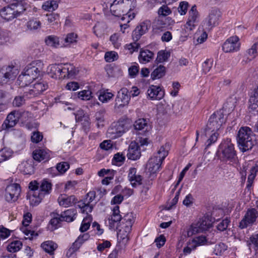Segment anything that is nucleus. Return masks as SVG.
<instances>
[{"label":"nucleus","instance_id":"nucleus-47","mask_svg":"<svg viewBox=\"0 0 258 258\" xmlns=\"http://www.w3.org/2000/svg\"><path fill=\"white\" fill-rule=\"evenodd\" d=\"M110 4L112 5H120L123 6V4H124L125 6H129L132 7V9H133L136 7V0H114L112 3Z\"/></svg>","mask_w":258,"mask_h":258},{"label":"nucleus","instance_id":"nucleus-58","mask_svg":"<svg viewBox=\"0 0 258 258\" xmlns=\"http://www.w3.org/2000/svg\"><path fill=\"white\" fill-rule=\"evenodd\" d=\"M53 218L50 220L49 223L55 229L57 228L58 224L61 222L63 221L61 220V216L58 213L52 214Z\"/></svg>","mask_w":258,"mask_h":258},{"label":"nucleus","instance_id":"nucleus-23","mask_svg":"<svg viewBox=\"0 0 258 258\" xmlns=\"http://www.w3.org/2000/svg\"><path fill=\"white\" fill-rule=\"evenodd\" d=\"M33 157L38 162H46L50 158V153L46 149H36L33 152Z\"/></svg>","mask_w":258,"mask_h":258},{"label":"nucleus","instance_id":"nucleus-1","mask_svg":"<svg viewBox=\"0 0 258 258\" xmlns=\"http://www.w3.org/2000/svg\"><path fill=\"white\" fill-rule=\"evenodd\" d=\"M29 188L33 191L30 198V204L35 206L41 202L45 195L50 194L52 189V184L47 179H43L40 182L34 180L30 182Z\"/></svg>","mask_w":258,"mask_h":258},{"label":"nucleus","instance_id":"nucleus-45","mask_svg":"<svg viewBox=\"0 0 258 258\" xmlns=\"http://www.w3.org/2000/svg\"><path fill=\"white\" fill-rule=\"evenodd\" d=\"M91 220L92 217L90 215H88L84 218L80 228V230L81 232H85L89 228Z\"/></svg>","mask_w":258,"mask_h":258},{"label":"nucleus","instance_id":"nucleus-61","mask_svg":"<svg viewBox=\"0 0 258 258\" xmlns=\"http://www.w3.org/2000/svg\"><path fill=\"white\" fill-rule=\"evenodd\" d=\"M140 47V44L136 42L126 44L125 46V48L128 50L131 54L134 52L137 51Z\"/></svg>","mask_w":258,"mask_h":258},{"label":"nucleus","instance_id":"nucleus-15","mask_svg":"<svg viewBox=\"0 0 258 258\" xmlns=\"http://www.w3.org/2000/svg\"><path fill=\"white\" fill-rule=\"evenodd\" d=\"M5 198L8 202L16 201L21 192V187L18 183H13L7 186L5 190Z\"/></svg>","mask_w":258,"mask_h":258},{"label":"nucleus","instance_id":"nucleus-10","mask_svg":"<svg viewBox=\"0 0 258 258\" xmlns=\"http://www.w3.org/2000/svg\"><path fill=\"white\" fill-rule=\"evenodd\" d=\"M48 88L47 83L43 81H40L30 85L26 90L25 95L27 99H31L38 97Z\"/></svg>","mask_w":258,"mask_h":258},{"label":"nucleus","instance_id":"nucleus-52","mask_svg":"<svg viewBox=\"0 0 258 258\" xmlns=\"http://www.w3.org/2000/svg\"><path fill=\"white\" fill-rule=\"evenodd\" d=\"M78 97L82 100H89L92 97V92L89 90H84L78 93Z\"/></svg>","mask_w":258,"mask_h":258},{"label":"nucleus","instance_id":"nucleus-33","mask_svg":"<svg viewBox=\"0 0 258 258\" xmlns=\"http://www.w3.org/2000/svg\"><path fill=\"white\" fill-rule=\"evenodd\" d=\"M249 107L252 110H255L258 107V87L252 92L249 100Z\"/></svg>","mask_w":258,"mask_h":258},{"label":"nucleus","instance_id":"nucleus-32","mask_svg":"<svg viewBox=\"0 0 258 258\" xmlns=\"http://www.w3.org/2000/svg\"><path fill=\"white\" fill-rule=\"evenodd\" d=\"M18 169L24 174L31 175L34 172V168L32 165L26 161H23L19 164Z\"/></svg>","mask_w":258,"mask_h":258},{"label":"nucleus","instance_id":"nucleus-49","mask_svg":"<svg viewBox=\"0 0 258 258\" xmlns=\"http://www.w3.org/2000/svg\"><path fill=\"white\" fill-rule=\"evenodd\" d=\"M170 53L164 50H161L158 52L156 61L158 62H162L167 61L170 57Z\"/></svg>","mask_w":258,"mask_h":258},{"label":"nucleus","instance_id":"nucleus-36","mask_svg":"<svg viewBox=\"0 0 258 258\" xmlns=\"http://www.w3.org/2000/svg\"><path fill=\"white\" fill-rule=\"evenodd\" d=\"M122 222L126 223V232H130L131 230L132 225L134 222V219L132 213H127L126 215H125L122 218Z\"/></svg>","mask_w":258,"mask_h":258},{"label":"nucleus","instance_id":"nucleus-12","mask_svg":"<svg viewBox=\"0 0 258 258\" xmlns=\"http://www.w3.org/2000/svg\"><path fill=\"white\" fill-rule=\"evenodd\" d=\"M131 99V95L128 89L122 88L118 91L115 100L114 108L120 109L127 106Z\"/></svg>","mask_w":258,"mask_h":258},{"label":"nucleus","instance_id":"nucleus-7","mask_svg":"<svg viewBox=\"0 0 258 258\" xmlns=\"http://www.w3.org/2000/svg\"><path fill=\"white\" fill-rule=\"evenodd\" d=\"M212 224L211 217L209 216H204L200 218L198 221L192 223L184 235L190 237L197 233L206 231L212 227Z\"/></svg>","mask_w":258,"mask_h":258},{"label":"nucleus","instance_id":"nucleus-39","mask_svg":"<svg viewBox=\"0 0 258 258\" xmlns=\"http://www.w3.org/2000/svg\"><path fill=\"white\" fill-rule=\"evenodd\" d=\"M42 8L45 11L51 12L58 8V4L55 1H48L43 4Z\"/></svg>","mask_w":258,"mask_h":258},{"label":"nucleus","instance_id":"nucleus-31","mask_svg":"<svg viewBox=\"0 0 258 258\" xmlns=\"http://www.w3.org/2000/svg\"><path fill=\"white\" fill-rule=\"evenodd\" d=\"M34 79H32L30 76L24 74L23 72L21 75H20L17 79V83L21 87H24L30 84Z\"/></svg>","mask_w":258,"mask_h":258},{"label":"nucleus","instance_id":"nucleus-53","mask_svg":"<svg viewBox=\"0 0 258 258\" xmlns=\"http://www.w3.org/2000/svg\"><path fill=\"white\" fill-rule=\"evenodd\" d=\"M191 242H192V244H194L197 248L200 245L205 244L207 242V239L204 236H200L194 238Z\"/></svg>","mask_w":258,"mask_h":258},{"label":"nucleus","instance_id":"nucleus-4","mask_svg":"<svg viewBox=\"0 0 258 258\" xmlns=\"http://www.w3.org/2000/svg\"><path fill=\"white\" fill-rule=\"evenodd\" d=\"M236 140L239 150L242 152L251 150L256 144L253 132L248 126H242L239 128Z\"/></svg>","mask_w":258,"mask_h":258},{"label":"nucleus","instance_id":"nucleus-6","mask_svg":"<svg viewBox=\"0 0 258 258\" xmlns=\"http://www.w3.org/2000/svg\"><path fill=\"white\" fill-rule=\"evenodd\" d=\"M133 122L128 118H121L117 122L113 123L108 128L107 133L112 139L121 137L132 126Z\"/></svg>","mask_w":258,"mask_h":258},{"label":"nucleus","instance_id":"nucleus-3","mask_svg":"<svg viewBox=\"0 0 258 258\" xmlns=\"http://www.w3.org/2000/svg\"><path fill=\"white\" fill-rule=\"evenodd\" d=\"M217 155L221 161L228 162L230 164H236L238 161L234 145L230 139H226L221 142L217 151Z\"/></svg>","mask_w":258,"mask_h":258},{"label":"nucleus","instance_id":"nucleus-27","mask_svg":"<svg viewBox=\"0 0 258 258\" xmlns=\"http://www.w3.org/2000/svg\"><path fill=\"white\" fill-rule=\"evenodd\" d=\"M154 55V53L152 51L148 49H141L138 56V59L140 63L145 64L152 60Z\"/></svg>","mask_w":258,"mask_h":258},{"label":"nucleus","instance_id":"nucleus-14","mask_svg":"<svg viewBox=\"0 0 258 258\" xmlns=\"http://www.w3.org/2000/svg\"><path fill=\"white\" fill-rule=\"evenodd\" d=\"M18 74V70L14 67L8 66L0 70V84H4L14 80Z\"/></svg>","mask_w":258,"mask_h":258},{"label":"nucleus","instance_id":"nucleus-13","mask_svg":"<svg viewBox=\"0 0 258 258\" xmlns=\"http://www.w3.org/2000/svg\"><path fill=\"white\" fill-rule=\"evenodd\" d=\"M43 66V63L41 60H34L28 64L25 68L23 72L24 74H27V75L30 76L32 79H35L42 71Z\"/></svg>","mask_w":258,"mask_h":258},{"label":"nucleus","instance_id":"nucleus-17","mask_svg":"<svg viewBox=\"0 0 258 258\" xmlns=\"http://www.w3.org/2000/svg\"><path fill=\"white\" fill-rule=\"evenodd\" d=\"M134 126L136 133L139 136H148L151 130L150 125L144 118H139L137 120L134 124Z\"/></svg>","mask_w":258,"mask_h":258},{"label":"nucleus","instance_id":"nucleus-57","mask_svg":"<svg viewBox=\"0 0 258 258\" xmlns=\"http://www.w3.org/2000/svg\"><path fill=\"white\" fill-rule=\"evenodd\" d=\"M117 53L115 51H108L105 53L104 58L107 62H112L118 59Z\"/></svg>","mask_w":258,"mask_h":258},{"label":"nucleus","instance_id":"nucleus-30","mask_svg":"<svg viewBox=\"0 0 258 258\" xmlns=\"http://www.w3.org/2000/svg\"><path fill=\"white\" fill-rule=\"evenodd\" d=\"M250 174L248 176L246 188L250 190L252 186L254 180L258 172V162L250 169Z\"/></svg>","mask_w":258,"mask_h":258},{"label":"nucleus","instance_id":"nucleus-43","mask_svg":"<svg viewBox=\"0 0 258 258\" xmlns=\"http://www.w3.org/2000/svg\"><path fill=\"white\" fill-rule=\"evenodd\" d=\"M78 206L81 209L82 213L86 214L87 216L89 215L88 213H91L93 209L92 205L83 201L80 202Z\"/></svg>","mask_w":258,"mask_h":258},{"label":"nucleus","instance_id":"nucleus-38","mask_svg":"<svg viewBox=\"0 0 258 258\" xmlns=\"http://www.w3.org/2000/svg\"><path fill=\"white\" fill-rule=\"evenodd\" d=\"M122 217L121 215H111V218L108 219V224L110 229H113L117 228L118 223L122 221Z\"/></svg>","mask_w":258,"mask_h":258},{"label":"nucleus","instance_id":"nucleus-60","mask_svg":"<svg viewBox=\"0 0 258 258\" xmlns=\"http://www.w3.org/2000/svg\"><path fill=\"white\" fill-rule=\"evenodd\" d=\"M213 133L211 134L209 138L207 140L206 142V147H209L211 145L214 144L218 138L219 134L217 132H213Z\"/></svg>","mask_w":258,"mask_h":258},{"label":"nucleus","instance_id":"nucleus-42","mask_svg":"<svg viewBox=\"0 0 258 258\" xmlns=\"http://www.w3.org/2000/svg\"><path fill=\"white\" fill-rule=\"evenodd\" d=\"M78 35L74 32L68 33L64 38V42L66 45L76 44L77 42Z\"/></svg>","mask_w":258,"mask_h":258},{"label":"nucleus","instance_id":"nucleus-54","mask_svg":"<svg viewBox=\"0 0 258 258\" xmlns=\"http://www.w3.org/2000/svg\"><path fill=\"white\" fill-rule=\"evenodd\" d=\"M113 96V94L112 93L103 91L100 92L98 98L101 102L105 103L110 100Z\"/></svg>","mask_w":258,"mask_h":258},{"label":"nucleus","instance_id":"nucleus-56","mask_svg":"<svg viewBox=\"0 0 258 258\" xmlns=\"http://www.w3.org/2000/svg\"><path fill=\"white\" fill-rule=\"evenodd\" d=\"M227 246L224 243H220L215 246L214 252L217 255H222L227 250Z\"/></svg>","mask_w":258,"mask_h":258},{"label":"nucleus","instance_id":"nucleus-50","mask_svg":"<svg viewBox=\"0 0 258 258\" xmlns=\"http://www.w3.org/2000/svg\"><path fill=\"white\" fill-rule=\"evenodd\" d=\"M79 239L80 238H77L75 241L72 243L71 247L68 250L67 252V256H71L73 253L77 251L80 248L81 245L80 243L79 242Z\"/></svg>","mask_w":258,"mask_h":258},{"label":"nucleus","instance_id":"nucleus-40","mask_svg":"<svg viewBox=\"0 0 258 258\" xmlns=\"http://www.w3.org/2000/svg\"><path fill=\"white\" fill-rule=\"evenodd\" d=\"M26 97L25 95V92L22 96L18 95L16 96L12 102L13 105L16 107H20L25 104Z\"/></svg>","mask_w":258,"mask_h":258},{"label":"nucleus","instance_id":"nucleus-62","mask_svg":"<svg viewBox=\"0 0 258 258\" xmlns=\"http://www.w3.org/2000/svg\"><path fill=\"white\" fill-rule=\"evenodd\" d=\"M158 12L160 16H166L171 13V11L167 6L163 5L159 9Z\"/></svg>","mask_w":258,"mask_h":258},{"label":"nucleus","instance_id":"nucleus-20","mask_svg":"<svg viewBox=\"0 0 258 258\" xmlns=\"http://www.w3.org/2000/svg\"><path fill=\"white\" fill-rule=\"evenodd\" d=\"M220 17L221 13L219 10L217 9L212 10L205 20V23L208 26V28H211L217 25Z\"/></svg>","mask_w":258,"mask_h":258},{"label":"nucleus","instance_id":"nucleus-29","mask_svg":"<svg viewBox=\"0 0 258 258\" xmlns=\"http://www.w3.org/2000/svg\"><path fill=\"white\" fill-rule=\"evenodd\" d=\"M77 213V210L74 208L68 209L60 214L61 220L68 222H72L76 219Z\"/></svg>","mask_w":258,"mask_h":258},{"label":"nucleus","instance_id":"nucleus-22","mask_svg":"<svg viewBox=\"0 0 258 258\" xmlns=\"http://www.w3.org/2000/svg\"><path fill=\"white\" fill-rule=\"evenodd\" d=\"M141 153L139 145L136 142H132L128 149L127 157L128 159L136 160L140 158Z\"/></svg>","mask_w":258,"mask_h":258},{"label":"nucleus","instance_id":"nucleus-41","mask_svg":"<svg viewBox=\"0 0 258 258\" xmlns=\"http://www.w3.org/2000/svg\"><path fill=\"white\" fill-rule=\"evenodd\" d=\"M41 23L37 19L30 20L27 23V27L30 30H36L41 27Z\"/></svg>","mask_w":258,"mask_h":258},{"label":"nucleus","instance_id":"nucleus-19","mask_svg":"<svg viewBox=\"0 0 258 258\" xmlns=\"http://www.w3.org/2000/svg\"><path fill=\"white\" fill-rule=\"evenodd\" d=\"M188 18L185 26L187 29L191 31L195 28L196 23L197 22L199 18V13L196 5L191 7L188 12Z\"/></svg>","mask_w":258,"mask_h":258},{"label":"nucleus","instance_id":"nucleus-34","mask_svg":"<svg viewBox=\"0 0 258 258\" xmlns=\"http://www.w3.org/2000/svg\"><path fill=\"white\" fill-rule=\"evenodd\" d=\"M165 67L160 64L151 73V78L153 80L160 79L165 75Z\"/></svg>","mask_w":258,"mask_h":258},{"label":"nucleus","instance_id":"nucleus-35","mask_svg":"<svg viewBox=\"0 0 258 258\" xmlns=\"http://www.w3.org/2000/svg\"><path fill=\"white\" fill-rule=\"evenodd\" d=\"M46 44L53 48H57L59 46V41L58 37L55 35H49L45 37Z\"/></svg>","mask_w":258,"mask_h":258},{"label":"nucleus","instance_id":"nucleus-28","mask_svg":"<svg viewBox=\"0 0 258 258\" xmlns=\"http://www.w3.org/2000/svg\"><path fill=\"white\" fill-rule=\"evenodd\" d=\"M41 247L46 252L52 255L54 254V251L58 247V245L57 243L52 240H47L41 243Z\"/></svg>","mask_w":258,"mask_h":258},{"label":"nucleus","instance_id":"nucleus-48","mask_svg":"<svg viewBox=\"0 0 258 258\" xmlns=\"http://www.w3.org/2000/svg\"><path fill=\"white\" fill-rule=\"evenodd\" d=\"M258 49V41L255 42L251 47L250 48L248 49L247 52L249 56V59L250 60L254 58L257 55V50Z\"/></svg>","mask_w":258,"mask_h":258},{"label":"nucleus","instance_id":"nucleus-26","mask_svg":"<svg viewBox=\"0 0 258 258\" xmlns=\"http://www.w3.org/2000/svg\"><path fill=\"white\" fill-rule=\"evenodd\" d=\"M77 201L78 199L75 196L61 195L58 198L59 205L64 207L72 206L75 204Z\"/></svg>","mask_w":258,"mask_h":258},{"label":"nucleus","instance_id":"nucleus-59","mask_svg":"<svg viewBox=\"0 0 258 258\" xmlns=\"http://www.w3.org/2000/svg\"><path fill=\"white\" fill-rule=\"evenodd\" d=\"M70 168V164L66 162H61L57 164L56 168L61 174L65 173Z\"/></svg>","mask_w":258,"mask_h":258},{"label":"nucleus","instance_id":"nucleus-25","mask_svg":"<svg viewBox=\"0 0 258 258\" xmlns=\"http://www.w3.org/2000/svg\"><path fill=\"white\" fill-rule=\"evenodd\" d=\"M148 95L153 100H160L164 95V91L160 87L152 85L147 91Z\"/></svg>","mask_w":258,"mask_h":258},{"label":"nucleus","instance_id":"nucleus-37","mask_svg":"<svg viewBox=\"0 0 258 258\" xmlns=\"http://www.w3.org/2000/svg\"><path fill=\"white\" fill-rule=\"evenodd\" d=\"M22 242L20 240L12 241L8 244L7 250L11 252H16L20 250L22 246Z\"/></svg>","mask_w":258,"mask_h":258},{"label":"nucleus","instance_id":"nucleus-24","mask_svg":"<svg viewBox=\"0 0 258 258\" xmlns=\"http://www.w3.org/2000/svg\"><path fill=\"white\" fill-rule=\"evenodd\" d=\"M148 24L143 22L138 25L133 32L132 37L135 41H137L148 30Z\"/></svg>","mask_w":258,"mask_h":258},{"label":"nucleus","instance_id":"nucleus-63","mask_svg":"<svg viewBox=\"0 0 258 258\" xmlns=\"http://www.w3.org/2000/svg\"><path fill=\"white\" fill-rule=\"evenodd\" d=\"M188 7V3L187 2L183 1L180 3L178 11L181 15H184L186 14Z\"/></svg>","mask_w":258,"mask_h":258},{"label":"nucleus","instance_id":"nucleus-9","mask_svg":"<svg viewBox=\"0 0 258 258\" xmlns=\"http://www.w3.org/2000/svg\"><path fill=\"white\" fill-rule=\"evenodd\" d=\"M123 8H124V6L120 5L110 4V12L112 15L118 18L121 17L122 21L125 20L126 22L128 23L135 18V14L133 12L131 6L129 9L127 8L126 10H122Z\"/></svg>","mask_w":258,"mask_h":258},{"label":"nucleus","instance_id":"nucleus-2","mask_svg":"<svg viewBox=\"0 0 258 258\" xmlns=\"http://www.w3.org/2000/svg\"><path fill=\"white\" fill-rule=\"evenodd\" d=\"M49 76L56 79L74 77L76 75L75 67L70 63H54L49 65L47 69Z\"/></svg>","mask_w":258,"mask_h":258},{"label":"nucleus","instance_id":"nucleus-18","mask_svg":"<svg viewBox=\"0 0 258 258\" xmlns=\"http://www.w3.org/2000/svg\"><path fill=\"white\" fill-rule=\"evenodd\" d=\"M240 43L237 36H232L227 39L222 45L223 50L226 52L237 51L239 49Z\"/></svg>","mask_w":258,"mask_h":258},{"label":"nucleus","instance_id":"nucleus-16","mask_svg":"<svg viewBox=\"0 0 258 258\" xmlns=\"http://www.w3.org/2000/svg\"><path fill=\"white\" fill-rule=\"evenodd\" d=\"M25 10V9L22 8L15 10L14 8L8 6L1 10L0 15L4 19L9 21L19 16Z\"/></svg>","mask_w":258,"mask_h":258},{"label":"nucleus","instance_id":"nucleus-8","mask_svg":"<svg viewBox=\"0 0 258 258\" xmlns=\"http://www.w3.org/2000/svg\"><path fill=\"white\" fill-rule=\"evenodd\" d=\"M225 121L226 119L222 111L215 112L210 117L206 127L204 130L205 135H206L208 133L217 132Z\"/></svg>","mask_w":258,"mask_h":258},{"label":"nucleus","instance_id":"nucleus-21","mask_svg":"<svg viewBox=\"0 0 258 258\" xmlns=\"http://www.w3.org/2000/svg\"><path fill=\"white\" fill-rule=\"evenodd\" d=\"M19 121L17 115H16V110L10 112L7 116L2 125V130H8L16 125Z\"/></svg>","mask_w":258,"mask_h":258},{"label":"nucleus","instance_id":"nucleus-5","mask_svg":"<svg viewBox=\"0 0 258 258\" xmlns=\"http://www.w3.org/2000/svg\"><path fill=\"white\" fill-rule=\"evenodd\" d=\"M169 150V145L165 144L160 148L153 157L149 159L147 168L151 175L156 174L159 171L163 161L168 154Z\"/></svg>","mask_w":258,"mask_h":258},{"label":"nucleus","instance_id":"nucleus-51","mask_svg":"<svg viewBox=\"0 0 258 258\" xmlns=\"http://www.w3.org/2000/svg\"><path fill=\"white\" fill-rule=\"evenodd\" d=\"M230 223V219L226 217L224 219L220 221L217 225V229L219 231H224L226 230Z\"/></svg>","mask_w":258,"mask_h":258},{"label":"nucleus","instance_id":"nucleus-46","mask_svg":"<svg viewBox=\"0 0 258 258\" xmlns=\"http://www.w3.org/2000/svg\"><path fill=\"white\" fill-rule=\"evenodd\" d=\"M104 111L103 110L97 111L95 115L98 127L103 126L104 121Z\"/></svg>","mask_w":258,"mask_h":258},{"label":"nucleus","instance_id":"nucleus-44","mask_svg":"<svg viewBox=\"0 0 258 258\" xmlns=\"http://www.w3.org/2000/svg\"><path fill=\"white\" fill-rule=\"evenodd\" d=\"M16 115L19 120H21L22 123L26 122L30 117L31 113L29 111L24 110H16Z\"/></svg>","mask_w":258,"mask_h":258},{"label":"nucleus","instance_id":"nucleus-11","mask_svg":"<svg viewBox=\"0 0 258 258\" xmlns=\"http://www.w3.org/2000/svg\"><path fill=\"white\" fill-rule=\"evenodd\" d=\"M258 212L255 208L248 209L239 223V227L243 229L252 226L256 222Z\"/></svg>","mask_w":258,"mask_h":258},{"label":"nucleus","instance_id":"nucleus-55","mask_svg":"<svg viewBox=\"0 0 258 258\" xmlns=\"http://www.w3.org/2000/svg\"><path fill=\"white\" fill-rule=\"evenodd\" d=\"M125 156L123 154L120 153H117L114 155V157L112 160V163L113 164L120 165L123 163L125 160Z\"/></svg>","mask_w":258,"mask_h":258},{"label":"nucleus","instance_id":"nucleus-64","mask_svg":"<svg viewBox=\"0 0 258 258\" xmlns=\"http://www.w3.org/2000/svg\"><path fill=\"white\" fill-rule=\"evenodd\" d=\"M100 147L101 149L108 151L112 149L113 145L111 140H105L100 144Z\"/></svg>","mask_w":258,"mask_h":258}]
</instances>
